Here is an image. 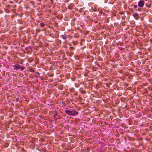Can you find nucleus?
<instances>
[{
    "label": "nucleus",
    "instance_id": "9d476101",
    "mask_svg": "<svg viewBox=\"0 0 152 152\" xmlns=\"http://www.w3.org/2000/svg\"><path fill=\"white\" fill-rule=\"evenodd\" d=\"M37 73L39 74V73L38 72H37Z\"/></svg>",
    "mask_w": 152,
    "mask_h": 152
},
{
    "label": "nucleus",
    "instance_id": "f03ea898",
    "mask_svg": "<svg viewBox=\"0 0 152 152\" xmlns=\"http://www.w3.org/2000/svg\"><path fill=\"white\" fill-rule=\"evenodd\" d=\"M15 68L17 69H20L22 70H23L24 69V68L22 67L20 65H19L18 64H16L15 65Z\"/></svg>",
    "mask_w": 152,
    "mask_h": 152
},
{
    "label": "nucleus",
    "instance_id": "0eeeda50",
    "mask_svg": "<svg viewBox=\"0 0 152 152\" xmlns=\"http://www.w3.org/2000/svg\"><path fill=\"white\" fill-rule=\"evenodd\" d=\"M57 114L55 113L53 115V116L56 118V120L57 119Z\"/></svg>",
    "mask_w": 152,
    "mask_h": 152
},
{
    "label": "nucleus",
    "instance_id": "423d86ee",
    "mask_svg": "<svg viewBox=\"0 0 152 152\" xmlns=\"http://www.w3.org/2000/svg\"><path fill=\"white\" fill-rule=\"evenodd\" d=\"M40 25L41 27H43L45 26V24L43 23H40Z\"/></svg>",
    "mask_w": 152,
    "mask_h": 152
},
{
    "label": "nucleus",
    "instance_id": "20e7f679",
    "mask_svg": "<svg viewBox=\"0 0 152 152\" xmlns=\"http://www.w3.org/2000/svg\"><path fill=\"white\" fill-rule=\"evenodd\" d=\"M138 15V14L136 13H133L132 14L134 18L137 17Z\"/></svg>",
    "mask_w": 152,
    "mask_h": 152
},
{
    "label": "nucleus",
    "instance_id": "7ed1b4c3",
    "mask_svg": "<svg viewBox=\"0 0 152 152\" xmlns=\"http://www.w3.org/2000/svg\"><path fill=\"white\" fill-rule=\"evenodd\" d=\"M144 4V1L142 0L139 1L138 3V6L140 7H142Z\"/></svg>",
    "mask_w": 152,
    "mask_h": 152
},
{
    "label": "nucleus",
    "instance_id": "f257e3e1",
    "mask_svg": "<svg viewBox=\"0 0 152 152\" xmlns=\"http://www.w3.org/2000/svg\"><path fill=\"white\" fill-rule=\"evenodd\" d=\"M65 113L68 115L75 116L76 114H77V112L75 110L70 111L68 110H66L65 111Z\"/></svg>",
    "mask_w": 152,
    "mask_h": 152
},
{
    "label": "nucleus",
    "instance_id": "1a4fd4ad",
    "mask_svg": "<svg viewBox=\"0 0 152 152\" xmlns=\"http://www.w3.org/2000/svg\"><path fill=\"white\" fill-rule=\"evenodd\" d=\"M136 11H137V10L140 11V10H139V9L138 8H137V9H136Z\"/></svg>",
    "mask_w": 152,
    "mask_h": 152
},
{
    "label": "nucleus",
    "instance_id": "6e6552de",
    "mask_svg": "<svg viewBox=\"0 0 152 152\" xmlns=\"http://www.w3.org/2000/svg\"><path fill=\"white\" fill-rule=\"evenodd\" d=\"M134 9H137V6L136 5H134Z\"/></svg>",
    "mask_w": 152,
    "mask_h": 152
},
{
    "label": "nucleus",
    "instance_id": "39448f33",
    "mask_svg": "<svg viewBox=\"0 0 152 152\" xmlns=\"http://www.w3.org/2000/svg\"><path fill=\"white\" fill-rule=\"evenodd\" d=\"M62 37L63 39L65 40L67 38V35L65 34L62 35Z\"/></svg>",
    "mask_w": 152,
    "mask_h": 152
}]
</instances>
